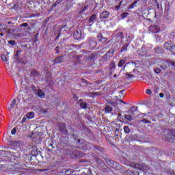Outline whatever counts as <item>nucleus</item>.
<instances>
[{
	"label": "nucleus",
	"mask_w": 175,
	"mask_h": 175,
	"mask_svg": "<svg viewBox=\"0 0 175 175\" xmlns=\"http://www.w3.org/2000/svg\"><path fill=\"white\" fill-rule=\"evenodd\" d=\"M107 165L109 166L110 167H112L113 169H115V170H121L122 169V166L120 165L118 163L114 162L111 159L109 158H104Z\"/></svg>",
	"instance_id": "1"
},
{
	"label": "nucleus",
	"mask_w": 175,
	"mask_h": 175,
	"mask_svg": "<svg viewBox=\"0 0 175 175\" xmlns=\"http://www.w3.org/2000/svg\"><path fill=\"white\" fill-rule=\"evenodd\" d=\"M163 132L167 142H170V143H173L175 139V131L174 129H165Z\"/></svg>",
	"instance_id": "2"
},
{
	"label": "nucleus",
	"mask_w": 175,
	"mask_h": 175,
	"mask_svg": "<svg viewBox=\"0 0 175 175\" xmlns=\"http://www.w3.org/2000/svg\"><path fill=\"white\" fill-rule=\"evenodd\" d=\"M78 144V148H81V150H91V148H92V144L85 142V140H82L81 142Z\"/></svg>",
	"instance_id": "3"
},
{
	"label": "nucleus",
	"mask_w": 175,
	"mask_h": 175,
	"mask_svg": "<svg viewBox=\"0 0 175 175\" xmlns=\"http://www.w3.org/2000/svg\"><path fill=\"white\" fill-rule=\"evenodd\" d=\"M68 129H70V133L73 136V139L75 140V143L76 144H80V139H79V135L75 134V129L72 128L71 126H69Z\"/></svg>",
	"instance_id": "4"
},
{
	"label": "nucleus",
	"mask_w": 175,
	"mask_h": 175,
	"mask_svg": "<svg viewBox=\"0 0 175 175\" xmlns=\"http://www.w3.org/2000/svg\"><path fill=\"white\" fill-rule=\"evenodd\" d=\"M59 131H60L63 135H65V136H69V132L68 131V129H66V124L62 123L59 125Z\"/></svg>",
	"instance_id": "5"
},
{
	"label": "nucleus",
	"mask_w": 175,
	"mask_h": 175,
	"mask_svg": "<svg viewBox=\"0 0 175 175\" xmlns=\"http://www.w3.org/2000/svg\"><path fill=\"white\" fill-rule=\"evenodd\" d=\"M31 154L32 157H38V155H40V154H42V148H33L31 150Z\"/></svg>",
	"instance_id": "6"
},
{
	"label": "nucleus",
	"mask_w": 175,
	"mask_h": 175,
	"mask_svg": "<svg viewBox=\"0 0 175 175\" xmlns=\"http://www.w3.org/2000/svg\"><path fill=\"white\" fill-rule=\"evenodd\" d=\"M98 52L95 51L93 52L90 55H88L87 57V60L88 61H95V59H98Z\"/></svg>",
	"instance_id": "7"
},
{
	"label": "nucleus",
	"mask_w": 175,
	"mask_h": 175,
	"mask_svg": "<svg viewBox=\"0 0 175 175\" xmlns=\"http://www.w3.org/2000/svg\"><path fill=\"white\" fill-rule=\"evenodd\" d=\"M148 31L152 33H158L159 32V27L157 25H151L148 27Z\"/></svg>",
	"instance_id": "8"
},
{
	"label": "nucleus",
	"mask_w": 175,
	"mask_h": 175,
	"mask_svg": "<svg viewBox=\"0 0 175 175\" xmlns=\"http://www.w3.org/2000/svg\"><path fill=\"white\" fill-rule=\"evenodd\" d=\"M55 64H62L66 61V57L65 56H59L56 57L54 60Z\"/></svg>",
	"instance_id": "9"
},
{
	"label": "nucleus",
	"mask_w": 175,
	"mask_h": 175,
	"mask_svg": "<svg viewBox=\"0 0 175 175\" xmlns=\"http://www.w3.org/2000/svg\"><path fill=\"white\" fill-rule=\"evenodd\" d=\"M174 46V44L172 41H167V42H165L163 47L165 50H168V51H170V50Z\"/></svg>",
	"instance_id": "10"
},
{
	"label": "nucleus",
	"mask_w": 175,
	"mask_h": 175,
	"mask_svg": "<svg viewBox=\"0 0 175 175\" xmlns=\"http://www.w3.org/2000/svg\"><path fill=\"white\" fill-rule=\"evenodd\" d=\"M81 36H82L81 30H77L74 32V34H73L74 39L79 40V39H81Z\"/></svg>",
	"instance_id": "11"
},
{
	"label": "nucleus",
	"mask_w": 175,
	"mask_h": 175,
	"mask_svg": "<svg viewBox=\"0 0 175 175\" xmlns=\"http://www.w3.org/2000/svg\"><path fill=\"white\" fill-rule=\"evenodd\" d=\"M11 144L12 146H13V147H21V146L24 144V142L20 140H15V141H11Z\"/></svg>",
	"instance_id": "12"
},
{
	"label": "nucleus",
	"mask_w": 175,
	"mask_h": 175,
	"mask_svg": "<svg viewBox=\"0 0 175 175\" xmlns=\"http://www.w3.org/2000/svg\"><path fill=\"white\" fill-rule=\"evenodd\" d=\"M96 40H95V38H92L90 40H89V47L90 49H95V47H96Z\"/></svg>",
	"instance_id": "13"
},
{
	"label": "nucleus",
	"mask_w": 175,
	"mask_h": 175,
	"mask_svg": "<svg viewBox=\"0 0 175 175\" xmlns=\"http://www.w3.org/2000/svg\"><path fill=\"white\" fill-rule=\"evenodd\" d=\"M109 16H110V12L103 11L100 14V18H102V19L109 18Z\"/></svg>",
	"instance_id": "14"
},
{
	"label": "nucleus",
	"mask_w": 175,
	"mask_h": 175,
	"mask_svg": "<svg viewBox=\"0 0 175 175\" xmlns=\"http://www.w3.org/2000/svg\"><path fill=\"white\" fill-rule=\"evenodd\" d=\"M96 21V14H93L89 18L90 26L92 25Z\"/></svg>",
	"instance_id": "15"
},
{
	"label": "nucleus",
	"mask_w": 175,
	"mask_h": 175,
	"mask_svg": "<svg viewBox=\"0 0 175 175\" xmlns=\"http://www.w3.org/2000/svg\"><path fill=\"white\" fill-rule=\"evenodd\" d=\"M37 95L39 96V98H41V99L44 98V96H46V94H44V92L42 90V89H39L37 92Z\"/></svg>",
	"instance_id": "16"
},
{
	"label": "nucleus",
	"mask_w": 175,
	"mask_h": 175,
	"mask_svg": "<svg viewBox=\"0 0 175 175\" xmlns=\"http://www.w3.org/2000/svg\"><path fill=\"white\" fill-rule=\"evenodd\" d=\"M88 9V5H85V4H82V6L80 8V10L79 12V14H83L85 10Z\"/></svg>",
	"instance_id": "17"
},
{
	"label": "nucleus",
	"mask_w": 175,
	"mask_h": 175,
	"mask_svg": "<svg viewBox=\"0 0 175 175\" xmlns=\"http://www.w3.org/2000/svg\"><path fill=\"white\" fill-rule=\"evenodd\" d=\"M128 47H129V43H126L120 49V53H126L128 51Z\"/></svg>",
	"instance_id": "18"
},
{
	"label": "nucleus",
	"mask_w": 175,
	"mask_h": 175,
	"mask_svg": "<svg viewBox=\"0 0 175 175\" xmlns=\"http://www.w3.org/2000/svg\"><path fill=\"white\" fill-rule=\"evenodd\" d=\"M98 39L99 42H101L102 43H106V42H107V38L103 37L102 33L98 36Z\"/></svg>",
	"instance_id": "19"
},
{
	"label": "nucleus",
	"mask_w": 175,
	"mask_h": 175,
	"mask_svg": "<svg viewBox=\"0 0 175 175\" xmlns=\"http://www.w3.org/2000/svg\"><path fill=\"white\" fill-rule=\"evenodd\" d=\"M62 2V0H53V3L51 5V9H54V8H57V5H59L60 3Z\"/></svg>",
	"instance_id": "20"
},
{
	"label": "nucleus",
	"mask_w": 175,
	"mask_h": 175,
	"mask_svg": "<svg viewBox=\"0 0 175 175\" xmlns=\"http://www.w3.org/2000/svg\"><path fill=\"white\" fill-rule=\"evenodd\" d=\"M92 147H93L94 148V151H96V152H98V151H99L100 152H103V148L98 146V145H92Z\"/></svg>",
	"instance_id": "21"
},
{
	"label": "nucleus",
	"mask_w": 175,
	"mask_h": 175,
	"mask_svg": "<svg viewBox=\"0 0 175 175\" xmlns=\"http://www.w3.org/2000/svg\"><path fill=\"white\" fill-rule=\"evenodd\" d=\"M111 56H110V55H107V53L105 55H104L102 58H101V61L103 62H106L107 61H109V59L111 58Z\"/></svg>",
	"instance_id": "22"
},
{
	"label": "nucleus",
	"mask_w": 175,
	"mask_h": 175,
	"mask_svg": "<svg viewBox=\"0 0 175 175\" xmlns=\"http://www.w3.org/2000/svg\"><path fill=\"white\" fill-rule=\"evenodd\" d=\"M97 165L100 167H105V166H106L105 162H103V161H102L100 159H97Z\"/></svg>",
	"instance_id": "23"
},
{
	"label": "nucleus",
	"mask_w": 175,
	"mask_h": 175,
	"mask_svg": "<svg viewBox=\"0 0 175 175\" xmlns=\"http://www.w3.org/2000/svg\"><path fill=\"white\" fill-rule=\"evenodd\" d=\"M154 53L157 54H162V53H163V49L160 46H157L154 48Z\"/></svg>",
	"instance_id": "24"
},
{
	"label": "nucleus",
	"mask_w": 175,
	"mask_h": 175,
	"mask_svg": "<svg viewBox=\"0 0 175 175\" xmlns=\"http://www.w3.org/2000/svg\"><path fill=\"white\" fill-rule=\"evenodd\" d=\"M136 110H137V107L134 106L131 109H129L127 111V113L128 114H132V116H135V113H133V111H136Z\"/></svg>",
	"instance_id": "25"
},
{
	"label": "nucleus",
	"mask_w": 175,
	"mask_h": 175,
	"mask_svg": "<svg viewBox=\"0 0 175 175\" xmlns=\"http://www.w3.org/2000/svg\"><path fill=\"white\" fill-rule=\"evenodd\" d=\"M26 117H27V120H32V118H33V117H35V113H33V112H29L26 115Z\"/></svg>",
	"instance_id": "26"
},
{
	"label": "nucleus",
	"mask_w": 175,
	"mask_h": 175,
	"mask_svg": "<svg viewBox=\"0 0 175 175\" xmlns=\"http://www.w3.org/2000/svg\"><path fill=\"white\" fill-rule=\"evenodd\" d=\"M154 39L157 43H162V38H161L159 34L154 35Z\"/></svg>",
	"instance_id": "27"
},
{
	"label": "nucleus",
	"mask_w": 175,
	"mask_h": 175,
	"mask_svg": "<svg viewBox=\"0 0 175 175\" xmlns=\"http://www.w3.org/2000/svg\"><path fill=\"white\" fill-rule=\"evenodd\" d=\"M105 113H111L113 111V107L109 105H106L105 107Z\"/></svg>",
	"instance_id": "28"
},
{
	"label": "nucleus",
	"mask_w": 175,
	"mask_h": 175,
	"mask_svg": "<svg viewBox=\"0 0 175 175\" xmlns=\"http://www.w3.org/2000/svg\"><path fill=\"white\" fill-rule=\"evenodd\" d=\"M8 29V26L3 23H0V32L1 31H6Z\"/></svg>",
	"instance_id": "29"
},
{
	"label": "nucleus",
	"mask_w": 175,
	"mask_h": 175,
	"mask_svg": "<svg viewBox=\"0 0 175 175\" xmlns=\"http://www.w3.org/2000/svg\"><path fill=\"white\" fill-rule=\"evenodd\" d=\"M131 115H125L124 116V118L126 120H128V121H133V116L132 115V113H130Z\"/></svg>",
	"instance_id": "30"
},
{
	"label": "nucleus",
	"mask_w": 175,
	"mask_h": 175,
	"mask_svg": "<svg viewBox=\"0 0 175 175\" xmlns=\"http://www.w3.org/2000/svg\"><path fill=\"white\" fill-rule=\"evenodd\" d=\"M15 105H16V99L14 98L10 105L9 110L13 109V108L14 107Z\"/></svg>",
	"instance_id": "31"
},
{
	"label": "nucleus",
	"mask_w": 175,
	"mask_h": 175,
	"mask_svg": "<svg viewBox=\"0 0 175 175\" xmlns=\"http://www.w3.org/2000/svg\"><path fill=\"white\" fill-rule=\"evenodd\" d=\"M114 53H116V50H114V49H111L106 54H107V55H109V54H111V57H113V55H114Z\"/></svg>",
	"instance_id": "32"
},
{
	"label": "nucleus",
	"mask_w": 175,
	"mask_h": 175,
	"mask_svg": "<svg viewBox=\"0 0 175 175\" xmlns=\"http://www.w3.org/2000/svg\"><path fill=\"white\" fill-rule=\"evenodd\" d=\"M125 59H120L119 63H118V67L119 68H122V66H124V64H125Z\"/></svg>",
	"instance_id": "33"
},
{
	"label": "nucleus",
	"mask_w": 175,
	"mask_h": 175,
	"mask_svg": "<svg viewBox=\"0 0 175 175\" xmlns=\"http://www.w3.org/2000/svg\"><path fill=\"white\" fill-rule=\"evenodd\" d=\"M123 129H124L125 133H129V132H131V129H129V126H124Z\"/></svg>",
	"instance_id": "34"
},
{
	"label": "nucleus",
	"mask_w": 175,
	"mask_h": 175,
	"mask_svg": "<svg viewBox=\"0 0 175 175\" xmlns=\"http://www.w3.org/2000/svg\"><path fill=\"white\" fill-rule=\"evenodd\" d=\"M21 54V51H16V53L15 55L16 59H20V55Z\"/></svg>",
	"instance_id": "35"
},
{
	"label": "nucleus",
	"mask_w": 175,
	"mask_h": 175,
	"mask_svg": "<svg viewBox=\"0 0 175 175\" xmlns=\"http://www.w3.org/2000/svg\"><path fill=\"white\" fill-rule=\"evenodd\" d=\"M170 53L172 54L173 55H175V44H174V46L170 49Z\"/></svg>",
	"instance_id": "36"
},
{
	"label": "nucleus",
	"mask_w": 175,
	"mask_h": 175,
	"mask_svg": "<svg viewBox=\"0 0 175 175\" xmlns=\"http://www.w3.org/2000/svg\"><path fill=\"white\" fill-rule=\"evenodd\" d=\"M31 75L32 76H38V75H39V72H38V70H32L31 71Z\"/></svg>",
	"instance_id": "37"
},
{
	"label": "nucleus",
	"mask_w": 175,
	"mask_h": 175,
	"mask_svg": "<svg viewBox=\"0 0 175 175\" xmlns=\"http://www.w3.org/2000/svg\"><path fill=\"white\" fill-rule=\"evenodd\" d=\"M66 155H69L70 157H72V155H73V151H72L69 149H67L66 150Z\"/></svg>",
	"instance_id": "38"
},
{
	"label": "nucleus",
	"mask_w": 175,
	"mask_h": 175,
	"mask_svg": "<svg viewBox=\"0 0 175 175\" xmlns=\"http://www.w3.org/2000/svg\"><path fill=\"white\" fill-rule=\"evenodd\" d=\"M80 106L81 109H87V103H81Z\"/></svg>",
	"instance_id": "39"
},
{
	"label": "nucleus",
	"mask_w": 175,
	"mask_h": 175,
	"mask_svg": "<svg viewBox=\"0 0 175 175\" xmlns=\"http://www.w3.org/2000/svg\"><path fill=\"white\" fill-rule=\"evenodd\" d=\"M1 59L4 62H8V57H6V55H1Z\"/></svg>",
	"instance_id": "40"
},
{
	"label": "nucleus",
	"mask_w": 175,
	"mask_h": 175,
	"mask_svg": "<svg viewBox=\"0 0 175 175\" xmlns=\"http://www.w3.org/2000/svg\"><path fill=\"white\" fill-rule=\"evenodd\" d=\"M122 18H125L126 17H128V16H129V13L128 12H123L122 14Z\"/></svg>",
	"instance_id": "41"
},
{
	"label": "nucleus",
	"mask_w": 175,
	"mask_h": 175,
	"mask_svg": "<svg viewBox=\"0 0 175 175\" xmlns=\"http://www.w3.org/2000/svg\"><path fill=\"white\" fill-rule=\"evenodd\" d=\"M8 43L11 46H16V44H17V43L14 40H9Z\"/></svg>",
	"instance_id": "42"
},
{
	"label": "nucleus",
	"mask_w": 175,
	"mask_h": 175,
	"mask_svg": "<svg viewBox=\"0 0 175 175\" xmlns=\"http://www.w3.org/2000/svg\"><path fill=\"white\" fill-rule=\"evenodd\" d=\"M18 8H19L18 4H14L11 9H12L13 10H18Z\"/></svg>",
	"instance_id": "43"
},
{
	"label": "nucleus",
	"mask_w": 175,
	"mask_h": 175,
	"mask_svg": "<svg viewBox=\"0 0 175 175\" xmlns=\"http://www.w3.org/2000/svg\"><path fill=\"white\" fill-rule=\"evenodd\" d=\"M31 90H33V92H34V94H36V86H35V85H33L31 86Z\"/></svg>",
	"instance_id": "44"
},
{
	"label": "nucleus",
	"mask_w": 175,
	"mask_h": 175,
	"mask_svg": "<svg viewBox=\"0 0 175 175\" xmlns=\"http://www.w3.org/2000/svg\"><path fill=\"white\" fill-rule=\"evenodd\" d=\"M90 95H94L95 96H99V95H100V92H90Z\"/></svg>",
	"instance_id": "45"
},
{
	"label": "nucleus",
	"mask_w": 175,
	"mask_h": 175,
	"mask_svg": "<svg viewBox=\"0 0 175 175\" xmlns=\"http://www.w3.org/2000/svg\"><path fill=\"white\" fill-rule=\"evenodd\" d=\"M137 3V1H134V3H133V4H131V5H130L129 6V9H133V8L135 7V5H136Z\"/></svg>",
	"instance_id": "46"
},
{
	"label": "nucleus",
	"mask_w": 175,
	"mask_h": 175,
	"mask_svg": "<svg viewBox=\"0 0 175 175\" xmlns=\"http://www.w3.org/2000/svg\"><path fill=\"white\" fill-rule=\"evenodd\" d=\"M154 73H157V75H159V73H161V68H155Z\"/></svg>",
	"instance_id": "47"
},
{
	"label": "nucleus",
	"mask_w": 175,
	"mask_h": 175,
	"mask_svg": "<svg viewBox=\"0 0 175 175\" xmlns=\"http://www.w3.org/2000/svg\"><path fill=\"white\" fill-rule=\"evenodd\" d=\"M168 65H169V66H172L173 68H175V62H169Z\"/></svg>",
	"instance_id": "48"
},
{
	"label": "nucleus",
	"mask_w": 175,
	"mask_h": 175,
	"mask_svg": "<svg viewBox=\"0 0 175 175\" xmlns=\"http://www.w3.org/2000/svg\"><path fill=\"white\" fill-rule=\"evenodd\" d=\"M27 116L26 117H24L23 119H22V120H21V125H23V124H25V122L27 121Z\"/></svg>",
	"instance_id": "49"
},
{
	"label": "nucleus",
	"mask_w": 175,
	"mask_h": 175,
	"mask_svg": "<svg viewBox=\"0 0 175 175\" xmlns=\"http://www.w3.org/2000/svg\"><path fill=\"white\" fill-rule=\"evenodd\" d=\"M17 132V129L15 128H13L12 130L11 131L12 135H14Z\"/></svg>",
	"instance_id": "50"
},
{
	"label": "nucleus",
	"mask_w": 175,
	"mask_h": 175,
	"mask_svg": "<svg viewBox=\"0 0 175 175\" xmlns=\"http://www.w3.org/2000/svg\"><path fill=\"white\" fill-rule=\"evenodd\" d=\"M75 155L76 157H77V158H80L83 157V153L78 152V153H76Z\"/></svg>",
	"instance_id": "51"
},
{
	"label": "nucleus",
	"mask_w": 175,
	"mask_h": 175,
	"mask_svg": "<svg viewBox=\"0 0 175 175\" xmlns=\"http://www.w3.org/2000/svg\"><path fill=\"white\" fill-rule=\"evenodd\" d=\"M126 77H128V79H131V77H133V75H131L129 73L126 74Z\"/></svg>",
	"instance_id": "52"
},
{
	"label": "nucleus",
	"mask_w": 175,
	"mask_h": 175,
	"mask_svg": "<svg viewBox=\"0 0 175 175\" xmlns=\"http://www.w3.org/2000/svg\"><path fill=\"white\" fill-rule=\"evenodd\" d=\"M146 94L148 95H151V94H152V92L151 91V90L148 89V90H146Z\"/></svg>",
	"instance_id": "53"
},
{
	"label": "nucleus",
	"mask_w": 175,
	"mask_h": 175,
	"mask_svg": "<svg viewBox=\"0 0 175 175\" xmlns=\"http://www.w3.org/2000/svg\"><path fill=\"white\" fill-rule=\"evenodd\" d=\"M85 175H93L92 174V171H91V170H88V172L85 174Z\"/></svg>",
	"instance_id": "54"
},
{
	"label": "nucleus",
	"mask_w": 175,
	"mask_h": 175,
	"mask_svg": "<svg viewBox=\"0 0 175 175\" xmlns=\"http://www.w3.org/2000/svg\"><path fill=\"white\" fill-rule=\"evenodd\" d=\"M21 27H25V28H27L28 27V23H22L21 24Z\"/></svg>",
	"instance_id": "55"
},
{
	"label": "nucleus",
	"mask_w": 175,
	"mask_h": 175,
	"mask_svg": "<svg viewBox=\"0 0 175 175\" xmlns=\"http://www.w3.org/2000/svg\"><path fill=\"white\" fill-rule=\"evenodd\" d=\"M121 3H122V1H120V3H119V5H117V6H116V9L117 10H120V7L121 6Z\"/></svg>",
	"instance_id": "56"
},
{
	"label": "nucleus",
	"mask_w": 175,
	"mask_h": 175,
	"mask_svg": "<svg viewBox=\"0 0 175 175\" xmlns=\"http://www.w3.org/2000/svg\"><path fill=\"white\" fill-rule=\"evenodd\" d=\"M142 122H145V124H149L150 123V122H148V120H147V119H143V120H142Z\"/></svg>",
	"instance_id": "57"
},
{
	"label": "nucleus",
	"mask_w": 175,
	"mask_h": 175,
	"mask_svg": "<svg viewBox=\"0 0 175 175\" xmlns=\"http://www.w3.org/2000/svg\"><path fill=\"white\" fill-rule=\"evenodd\" d=\"M170 38H175V32H172L170 36Z\"/></svg>",
	"instance_id": "58"
},
{
	"label": "nucleus",
	"mask_w": 175,
	"mask_h": 175,
	"mask_svg": "<svg viewBox=\"0 0 175 175\" xmlns=\"http://www.w3.org/2000/svg\"><path fill=\"white\" fill-rule=\"evenodd\" d=\"M40 113H46V109H43V108H40Z\"/></svg>",
	"instance_id": "59"
},
{
	"label": "nucleus",
	"mask_w": 175,
	"mask_h": 175,
	"mask_svg": "<svg viewBox=\"0 0 175 175\" xmlns=\"http://www.w3.org/2000/svg\"><path fill=\"white\" fill-rule=\"evenodd\" d=\"M66 174H72V171H69V170L66 171Z\"/></svg>",
	"instance_id": "60"
},
{
	"label": "nucleus",
	"mask_w": 175,
	"mask_h": 175,
	"mask_svg": "<svg viewBox=\"0 0 175 175\" xmlns=\"http://www.w3.org/2000/svg\"><path fill=\"white\" fill-rule=\"evenodd\" d=\"M159 96L160 98H163V96H165V94L163 93H159Z\"/></svg>",
	"instance_id": "61"
},
{
	"label": "nucleus",
	"mask_w": 175,
	"mask_h": 175,
	"mask_svg": "<svg viewBox=\"0 0 175 175\" xmlns=\"http://www.w3.org/2000/svg\"><path fill=\"white\" fill-rule=\"evenodd\" d=\"M55 51H57V54L59 53V52H58V51H59V47H58V46H56V48H55Z\"/></svg>",
	"instance_id": "62"
},
{
	"label": "nucleus",
	"mask_w": 175,
	"mask_h": 175,
	"mask_svg": "<svg viewBox=\"0 0 175 175\" xmlns=\"http://www.w3.org/2000/svg\"><path fill=\"white\" fill-rule=\"evenodd\" d=\"M155 3H157V8H159V4L158 3V0H154Z\"/></svg>",
	"instance_id": "63"
},
{
	"label": "nucleus",
	"mask_w": 175,
	"mask_h": 175,
	"mask_svg": "<svg viewBox=\"0 0 175 175\" xmlns=\"http://www.w3.org/2000/svg\"><path fill=\"white\" fill-rule=\"evenodd\" d=\"M121 116H122L121 113H119L118 115V118H121Z\"/></svg>",
	"instance_id": "64"
}]
</instances>
